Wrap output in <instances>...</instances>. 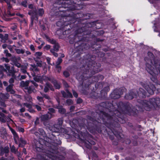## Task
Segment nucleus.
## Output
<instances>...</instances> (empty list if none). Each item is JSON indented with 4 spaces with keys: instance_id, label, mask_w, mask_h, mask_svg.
I'll return each mask as SVG.
<instances>
[{
    "instance_id": "1",
    "label": "nucleus",
    "mask_w": 160,
    "mask_h": 160,
    "mask_svg": "<svg viewBox=\"0 0 160 160\" xmlns=\"http://www.w3.org/2000/svg\"><path fill=\"white\" fill-rule=\"evenodd\" d=\"M146 62V69L150 74V78L151 80L159 88H157V91L160 92V84H158V80L157 76L158 74V71L157 68H159V65H160L159 61H156L154 58V55L151 52H148L147 56L144 58Z\"/></svg>"
},
{
    "instance_id": "2",
    "label": "nucleus",
    "mask_w": 160,
    "mask_h": 160,
    "mask_svg": "<svg viewBox=\"0 0 160 160\" xmlns=\"http://www.w3.org/2000/svg\"><path fill=\"white\" fill-rule=\"evenodd\" d=\"M142 107L147 111H149L151 108H160V99L157 98H152L149 101L143 100L141 102Z\"/></svg>"
},
{
    "instance_id": "3",
    "label": "nucleus",
    "mask_w": 160,
    "mask_h": 160,
    "mask_svg": "<svg viewBox=\"0 0 160 160\" xmlns=\"http://www.w3.org/2000/svg\"><path fill=\"white\" fill-rule=\"evenodd\" d=\"M5 69L3 68V71L6 72L8 73V75H11L12 78L10 79L9 82L10 84H12L14 82V79H16V75L15 73L16 71L14 70L13 67H12L11 68L8 64H5Z\"/></svg>"
},
{
    "instance_id": "4",
    "label": "nucleus",
    "mask_w": 160,
    "mask_h": 160,
    "mask_svg": "<svg viewBox=\"0 0 160 160\" xmlns=\"http://www.w3.org/2000/svg\"><path fill=\"white\" fill-rule=\"evenodd\" d=\"M125 91V88L115 89L111 93V97L114 99H117L119 98L121 95L123 94V92Z\"/></svg>"
},
{
    "instance_id": "5",
    "label": "nucleus",
    "mask_w": 160,
    "mask_h": 160,
    "mask_svg": "<svg viewBox=\"0 0 160 160\" xmlns=\"http://www.w3.org/2000/svg\"><path fill=\"white\" fill-rule=\"evenodd\" d=\"M143 87L146 89L147 92L150 94L152 95L154 94L156 87L153 84L151 85V83L150 85H147L146 84L142 85Z\"/></svg>"
},
{
    "instance_id": "6",
    "label": "nucleus",
    "mask_w": 160,
    "mask_h": 160,
    "mask_svg": "<svg viewBox=\"0 0 160 160\" xmlns=\"http://www.w3.org/2000/svg\"><path fill=\"white\" fill-rule=\"evenodd\" d=\"M28 8L32 10L29 11L28 14L31 16L32 23L35 17L37 16V13L35 10L33 8V5L32 4H30L28 6Z\"/></svg>"
},
{
    "instance_id": "7",
    "label": "nucleus",
    "mask_w": 160,
    "mask_h": 160,
    "mask_svg": "<svg viewBox=\"0 0 160 160\" xmlns=\"http://www.w3.org/2000/svg\"><path fill=\"white\" fill-rule=\"evenodd\" d=\"M34 80L36 82H42L44 81L45 82L48 81H50L51 78L50 77H46L45 75H43L42 77L40 76L34 78Z\"/></svg>"
},
{
    "instance_id": "8",
    "label": "nucleus",
    "mask_w": 160,
    "mask_h": 160,
    "mask_svg": "<svg viewBox=\"0 0 160 160\" xmlns=\"http://www.w3.org/2000/svg\"><path fill=\"white\" fill-rule=\"evenodd\" d=\"M138 97L141 98H144L146 96V92L143 88H140L137 92Z\"/></svg>"
},
{
    "instance_id": "9",
    "label": "nucleus",
    "mask_w": 160,
    "mask_h": 160,
    "mask_svg": "<svg viewBox=\"0 0 160 160\" xmlns=\"http://www.w3.org/2000/svg\"><path fill=\"white\" fill-rule=\"evenodd\" d=\"M133 92L131 91L128 94H127L125 96V98L127 99H132L133 98H136L137 96L136 95H133Z\"/></svg>"
},
{
    "instance_id": "10",
    "label": "nucleus",
    "mask_w": 160,
    "mask_h": 160,
    "mask_svg": "<svg viewBox=\"0 0 160 160\" xmlns=\"http://www.w3.org/2000/svg\"><path fill=\"white\" fill-rule=\"evenodd\" d=\"M0 151H1L0 154L2 155L4 153H8L9 152V148L7 147H5L4 148L0 147Z\"/></svg>"
},
{
    "instance_id": "11",
    "label": "nucleus",
    "mask_w": 160,
    "mask_h": 160,
    "mask_svg": "<svg viewBox=\"0 0 160 160\" xmlns=\"http://www.w3.org/2000/svg\"><path fill=\"white\" fill-rule=\"evenodd\" d=\"M127 107H125V113H127L129 115H132V110L131 107V106L129 104L127 105Z\"/></svg>"
},
{
    "instance_id": "12",
    "label": "nucleus",
    "mask_w": 160,
    "mask_h": 160,
    "mask_svg": "<svg viewBox=\"0 0 160 160\" xmlns=\"http://www.w3.org/2000/svg\"><path fill=\"white\" fill-rule=\"evenodd\" d=\"M48 129L50 131L53 132H57L59 131V127L58 126L57 127H55V126L54 125L53 126L50 127H48Z\"/></svg>"
},
{
    "instance_id": "13",
    "label": "nucleus",
    "mask_w": 160,
    "mask_h": 160,
    "mask_svg": "<svg viewBox=\"0 0 160 160\" xmlns=\"http://www.w3.org/2000/svg\"><path fill=\"white\" fill-rule=\"evenodd\" d=\"M13 84H10L8 87L6 88V90L8 92H10L12 94L14 93V91L12 89Z\"/></svg>"
},
{
    "instance_id": "14",
    "label": "nucleus",
    "mask_w": 160,
    "mask_h": 160,
    "mask_svg": "<svg viewBox=\"0 0 160 160\" xmlns=\"http://www.w3.org/2000/svg\"><path fill=\"white\" fill-rule=\"evenodd\" d=\"M63 97L66 98L68 97L72 98V95L71 93L69 92L67 90V95L66 93L64 91H62L61 92Z\"/></svg>"
},
{
    "instance_id": "15",
    "label": "nucleus",
    "mask_w": 160,
    "mask_h": 160,
    "mask_svg": "<svg viewBox=\"0 0 160 160\" xmlns=\"http://www.w3.org/2000/svg\"><path fill=\"white\" fill-rule=\"evenodd\" d=\"M104 116L103 117V118H102V120L103 121H104L105 120L107 119L108 120H111L113 118V117L110 116L109 115L107 114L106 113H103Z\"/></svg>"
},
{
    "instance_id": "16",
    "label": "nucleus",
    "mask_w": 160,
    "mask_h": 160,
    "mask_svg": "<svg viewBox=\"0 0 160 160\" xmlns=\"http://www.w3.org/2000/svg\"><path fill=\"white\" fill-rule=\"evenodd\" d=\"M49 89H50L52 90H53L54 89L52 87L50 84L48 83H47L46 86L44 88V91L47 92L48 91Z\"/></svg>"
},
{
    "instance_id": "17",
    "label": "nucleus",
    "mask_w": 160,
    "mask_h": 160,
    "mask_svg": "<svg viewBox=\"0 0 160 160\" xmlns=\"http://www.w3.org/2000/svg\"><path fill=\"white\" fill-rule=\"evenodd\" d=\"M52 118L51 116H49L48 114H45L42 115L41 117V119L42 121L48 120Z\"/></svg>"
},
{
    "instance_id": "18",
    "label": "nucleus",
    "mask_w": 160,
    "mask_h": 160,
    "mask_svg": "<svg viewBox=\"0 0 160 160\" xmlns=\"http://www.w3.org/2000/svg\"><path fill=\"white\" fill-rule=\"evenodd\" d=\"M44 13V11L43 9H38L37 12H36L37 15V14L39 16H42ZM34 19H35L36 20H38V18L36 17H35Z\"/></svg>"
},
{
    "instance_id": "19",
    "label": "nucleus",
    "mask_w": 160,
    "mask_h": 160,
    "mask_svg": "<svg viewBox=\"0 0 160 160\" xmlns=\"http://www.w3.org/2000/svg\"><path fill=\"white\" fill-rule=\"evenodd\" d=\"M90 155L92 157V160H100L98 158L97 155L93 152H92Z\"/></svg>"
},
{
    "instance_id": "20",
    "label": "nucleus",
    "mask_w": 160,
    "mask_h": 160,
    "mask_svg": "<svg viewBox=\"0 0 160 160\" xmlns=\"http://www.w3.org/2000/svg\"><path fill=\"white\" fill-rule=\"evenodd\" d=\"M29 82V81H27L25 82L22 81L20 83V85L21 86L25 87V88H27V86H28Z\"/></svg>"
},
{
    "instance_id": "21",
    "label": "nucleus",
    "mask_w": 160,
    "mask_h": 160,
    "mask_svg": "<svg viewBox=\"0 0 160 160\" xmlns=\"http://www.w3.org/2000/svg\"><path fill=\"white\" fill-rule=\"evenodd\" d=\"M25 90H26L25 91V92H27L28 93H30L34 91V88L33 86H31L28 88L27 87V88H25Z\"/></svg>"
},
{
    "instance_id": "22",
    "label": "nucleus",
    "mask_w": 160,
    "mask_h": 160,
    "mask_svg": "<svg viewBox=\"0 0 160 160\" xmlns=\"http://www.w3.org/2000/svg\"><path fill=\"white\" fill-rule=\"evenodd\" d=\"M88 143L86 142H84V145L87 148H90L91 147V144L94 145L95 144V142H90L88 141Z\"/></svg>"
},
{
    "instance_id": "23",
    "label": "nucleus",
    "mask_w": 160,
    "mask_h": 160,
    "mask_svg": "<svg viewBox=\"0 0 160 160\" xmlns=\"http://www.w3.org/2000/svg\"><path fill=\"white\" fill-rule=\"evenodd\" d=\"M15 51L18 54H23L25 52V50L23 49H15Z\"/></svg>"
},
{
    "instance_id": "24",
    "label": "nucleus",
    "mask_w": 160,
    "mask_h": 160,
    "mask_svg": "<svg viewBox=\"0 0 160 160\" xmlns=\"http://www.w3.org/2000/svg\"><path fill=\"white\" fill-rule=\"evenodd\" d=\"M0 38L2 39L1 40V42H4L8 39V35H7V36H5V37H4L2 34H0Z\"/></svg>"
},
{
    "instance_id": "25",
    "label": "nucleus",
    "mask_w": 160,
    "mask_h": 160,
    "mask_svg": "<svg viewBox=\"0 0 160 160\" xmlns=\"http://www.w3.org/2000/svg\"><path fill=\"white\" fill-rule=\"evenodd\" d=\"M57 108L58 109V111L61 113H64L65 112V110L60 106H58Z\"/></svg>"
},
{
    "instance_id": "26",
    "label": "nucleus",
    "mask_w": 160,
    "mask_h": 160,
    "mask_svg": "<svg viewBox=\"0 0 160 160\" xmlns=\"http://www.w3.org/2000/svg\"><path fill=\"white\" fill-rule=\"evenodd\" d=\"M62 62V59L60 58H59L56 62V68H58V67L59 66V65Z\"/></svg>"
},
{
    "instance_id": "27",
    "label": "nucleus",
    "mask_w": 160,
    "mask_h": 160,
    "mask_svg": "<svg viewBox=\"0 0 160 160\" xmlns=\"http://www.w3.org/2000/svg\"><path fill=\"white\" fill-rule=\"evenodd\" d=\"M48 113L50 114V116L52 117V114L55 113V111L54 109L53 108H50L49 109Z\"/></svg>"
},
{
    "instance_id": "28",
    "label": "nucleus",
    "mask_w": 160,
    "mask_h": 160,
    "mask_svg": "<svg viewBox=\"0 0 160 160\" xmlns=\"http://www.w3.org/2000/svg\"><path fill=\"white\" fill-rule=\"evenodd\" d=\"M26 143V142L22 138H20V144H19V147H22L23 146L22 144L25 145Z\"/></svg>"
},
{
    "instance_id": "29",
    "label": "nucleus",
    "mask_w": 160,
    "mask_h": 160,
    "mask_svg": "<svg viewBox=\"0 0 160 160\" xmlns=\"http://www.w3.org/2000/svg\"><path fill=\"white\" fill-rule=\"evenodd\" d=\"M13 63L14 65L18 68H20L21 67V64L18 62V61H17V60L14 61Z\"/></svg>"
},
{
    "instance_id": "30",
    "label": "nucleus",
    "mask_w": 160,
    "mask_h": 160,
    "mask_svg": "<svg viewBox=\"0 0 160 160\" xmlns=\"http://www.w3.org/2000/svg\"><path fill=\"white\" fill-rule=\"evenodd\" d=\"M43 98L42 97H40L38 96L37 97V99L39 101L41 102V103L40 104V105H43Z\"/></svg>"
},
{
    "instance_id": "31",
    "label": "nucleus",
    "mask_w": 160,
    "mask_h": 160,
    "mask_svg": "<svg viewBox=\"0 0 160 160\" xmlns=\"http://www.w3.org/2000/svg\"><path fill=\"white\" fill-rule=\"evenodd\" d=\"M47 38L48 39V41L49 42H50L52 44H54V45L55 44H56V41L54 40V39L51 40L49 38H48V37H47Z\"/></svg>"
},
{
    "instance_id": "32",
    "label": "nucleus",
    "mask_w": 160,
    "mask_h": 160,
    "mask_svg": "<svg viewBox=\"0 0 160 160\" xmlns=\"http://www.w3.org/2000/svg\"><path fill=\"white\" fill-rule=\"evenodd\" d=\"M59 47L58 44L56 43L53 46V49L56 52H58V50Z\"/></svg>"
},
{
    "instance_id": "33",
    "label": "nucleus",
    "mask_w": 160,
    "mask_h": 160,
    "mask_svg": "<svg viewBox=\"0 0 160 160\" xmlns=\"http://www.w3.org/2000/svg\"><path fill=\"white\" fill-rule=\"evenodd\" d=\"M63 123V120L62 118H59L58 120V127L59 128L60 126Z\"/></svg>"
},
{
    "instance_id": "34",
    "label": "nucleus",
    "mask_w": 160,
    "mask_h": 160,
    "mask_svg": "<svg viewBox=\"0 0 160 160\" xmlns=\"http://www.w3.org/2000/svg\"><path fill=\"white\" fill-rule=\"evenodd\" d=\"M15 48L16 46L13 45L12 46H9L8 47V48L9 49L11 52H14V50H15V49H16Z\"/></svg>"
},
{
    "instance_id": "35",
    "label": "nucleus",
    "mask_w": 160,
    "mask_h": 160,
    "mask_svg": "<svg viewBox=\"0 0 160 160\" xmlns=\"http://www.w3.org/2000/svg\"><path fill=\"white\" fill-rule=\"evenodd\" d=\"M26 67L25 66H21V71L23 73H26L27 72L26 70Z\"/></svg>"
},
{
    "instance_id": "36",
    "label": "nucleus",
    "mask_w": 160,
    "mask_h": 160,
    "mask_svg": "<svg viewBox=\"0 0 160 160\" xmlns=\"http://www.w3.org/2000/svg\"><path fill=\"white\" fill-rule=\"evenodd\" d=\"M31 66L32 67V69L33 71L36 72L38 70V68L35 65H32Z\"/></svg>"
},
{
    "instance_id": "37",
    "label": "nucleus",
    "mask_w": 160,
    "mask_h": 160,
    "mask_svg": "<svg viewBox=\"0 0 160 160\" xmlns=\"http://www.w3.org/2000/svg\"><path fill=\"white\" fill-rule=\"evenodd\" d=\"M99 67H100V65H99L98 66V68H95V66H94V65H92V66L91 68H92V67H93V70L94 71V72H98V70H96V69H98Z\"/></svg>"
},
{
    "instance_id": "38",
    "label": "nucleus",
    "mask_w": 160,
    "mask_h": 160,
    "mask_svg": "<svg viewBox=\"0 0 160 160\" xmlns=\"http://www.w3.org/2000/svg\"><path fill=\"white\" fill-rule=\"evenodd\" d=\"M11 151L12 152L14 153H16L17 152V150L16 149L14 146H12L11 147Z\"/></svg>"
},
{
    "instance_id": "39",
    "label": "nucleus",
    "mask_w": 160,
    "mask_h": 160,
    "mask_svg": "<svg viewBox=\"0 0 160 160\" xmlns=\"http://www.w3.org/2000/svg\"><path fill=\"white\" fill-rule=\"evenodd\" d=\"M24 105L29 109H30L31 107V102H30L29 103H24Z\"/></svg>"
},
{
    "instance_id": "40",
    "label": "nucleus",
    "mask_w": 160,
    "mask_h": 160,
    "mask_svg": "<svg viewBox=\"0 0 160 160\" xmlns=\"http://www.w3.org/2000/svg\"><path fill=\"white\" fill-rule=\"evenodd\" d=\"M3 0L5 1V2L7 3L8 8L9 9H10L12 7V6L10 4V2L8 0Z\"/></svg>"
},
{
    "instance_id": "41",
    "label": "nucleus",
    "mask_w": 160,
    "mask_h": 160,
    "mask_svg": "<svg viewBox=\"0 0 160 160\" xmlns=\"http://www.w3.org/2000/svg\"><path fill=\"white\" fill-rule=\"evenodd\" d=\"M54 86L57 89H59L60 88V85L57 82H55L54 84Z\"/></svg>"
},
{
    "instance_id": "42",
    "label": "nucleus",
    "mask_w": 160,
    "mask_h": 160,
    "mask_svg": "<svg viewBox=\"0 0 160 160\" xmlns=\"http://www.w3.org/2000/svg\"><path fill=\"white\" fill-rule=\"evenodd\" d=\"M42 54V53L41 52H37L35 53V55L38 58H39V57L41 56Z\"/></svg>"
},
{
    "instance_id": "43",
    "label": "nucleus",
    "mask_w": 160,
    "mask_h": 160,
    "mask_svg": "<svg viewBox=\"0 0 160 160\" xmlns=\"http://www.w3.org/2000/svg\"><path fill=\"white\" fill-rule=\"evenodd\" d=\"M63 75L66 77H68L69 76V73L67 71H64L63 72Z\"/></svg>"
},
{
    "instance_id": "44",
    "label": "nucleus",
    "mask_w": 160,
    "mask_h": 160,
    "mask_svg": "<svg viewBox=\"0 0 160 160\" xmlns=\"http://www.w3.org/2000/svg\"><path fill=\"white\" fill-rule=\"evenodd\" d=\"M67 103L69 105L72 103V101L70 99H68L66 101Z\"/></svg>"
},
{
    "instance_id": "45",
    "label": "nucleus",
    "mask_w": 160,
    "mask_h": 160,
    "mask_svg": "<svg viewBox=\"0 0 160 160\" xmlns=\"http://www.w3.org/2000/svg\"><path fill=\"white\" fill-rule=\"evenodd\" d=\"M4 53L6 54V55L7 57L11 56V54L8 53V51L7 50H5L4 51Z\"/></svg>"
},
{
    "instance_id": "46",
    "label": "nucleus",
    "mask_w": 160,
    "mask_h": 160,
    "mask_svg": "<svg viewBox=\"0 0 160 160\" xmlns=\"http://www.w3.org/2000/svg\"><path fill=\"white\" fill-rule=\"evenodd\" d=\"M51 46L49 45H46L44 47V49L45 50H48L50 48Z\"/></svg>"
},
{
    "instance_id": "47",
    "label": "nucleus",
    "mask_w": 160,
    "mask_h": 160,
    "mask_svg": "<svg viewBox=\"0 0 160 160\" xmlns=\"http://www.w3.org/2000/svg\"><path fill=\"white\" fill-rule=\"evenodd\" d=\"M27 1H25H25H23L21 3V4L22 6H24V7H26L27 6Z\"/></svg>"
},
{
    "instance_id": "48",
    "label": "nucleus",
    "mask_w": 160,
    "mask_h": 160,
    "mask_svg": "<svg viewBox=\"0 0 160 160\" xmlns=\"http://www.w3.org/2000/svg\"><path fill=\"white\" fill-rule=\"evenodd\" d=\"M35 107L38 111H39L41 110V108L40 106L38 105H36Z\"/></svg>"
},
{
    "instance_id": "49",
    "label": "nucleus",
    "mask_w": 160,
    "mask_h": 160,
    "mask_svg": "<svg viewBox=\"0 0 160 160\" xmlns=\"http://www.w3.org/2000/svg\"><path fill=\"white\" fill-rule=\"evenodd\" d=\"M46 59L48 63L49 64H51V63H50L51 58L49 57H47L46 58Z\"/></svg>"
},
{
    "instance_id": "50",
    "label": "nucleus",
    "mask_w": 160,
    "mask_h": 160,
    "mask_svg": "<svg viewBox=\"0 0 160 160\" xmlns=\"http://www.w3.org/2000/svg\"><path fill=\"white\" fill-rule=\"evenodd\" d=\"M73 95H74V96L77 98L78 97V94L77 93L75 92V91H73Z\"/></svg>"
},
{
    "instance_id": "51",
    "label": "nucleus",
    "mask_w": 160,
    "mask_h": 160,
    "mask_svg": "<svg viewBox=\"0 0 160 160\" xmlns=\"http://www.w3.org/2000/svg\"><path fill=\"white\" fill-rule=\"evenodd\" d=\"M30 48L31 50L34 51L35 50V48L34 46L32 45H31L30 46Z\"/></svg>"
},
{
    "instance_id": "52",
    "label": "nucleus",
    "mask_w": 160,
    "mask_h": 160,
    "mask_svg": "<svg viewBox=\"0 0 160 160\" xmlns=\"http://www.w3.org/2000/svg\"><path fill=\"white\" fill-rule=\"evenodd\" d=\"M30 82L35 87L38 86V84L34 81H31Z\"/></svg>"
},
{
    "instance_id": "53",
    "label": "nucleus",
    "mask_w": 160,
    "mask_h": 160,
    "mask_svg": "<svg viewBox=\"0 0 160 160\" xmlns=\"http://www.w3.org/2000/svg\"><path fill=\"white\" fill-rule=\"evenodd\" d=\"M25 116L27 117L28 119H30L31 118V117L28 113H25Z\"/></svg>"
},
{
    "instance_id": "54",
    "label": "nucleus",
    "mask_w": 160,
    "mask_h": 160,
    "mask_svg": "<svg viewBox=\"0 0 160 160\" xmlns=\"http://www.w3.org/2000/svg\"><path fill=\"white\" fill-rule=\"evenodd\" d=\"M39 130L41 134H43L44 132V130L42 129H39Z\"/></svg>"
},
{
    "instance_id": "55",
    "label": "nucleus",
    "mask_w": 160,
    "mask_h": 160,
    "mask_svg": "<svg viewBox=\"0 0 160 160\" xmlns=\"http://www.w3.org/2000/svg\"><path fill=\"white\" fill-rule=\"evenodd\" d=\"M82 100L80 98H78L77 100V103H81L82 102Z\"/></svg>"
},
{
    "instance_id": "56",
    "label": "nucleus",
    "mask_w": 160,
    "mask_h": 160,
    "mask_svg": "<svg viewBox=\"0 0 160 160\" xmlns=\"http://www.w3.org/2000/svg\"><path fill=\"white\" fill-rule=\"evenodd\" d=\"M43 97L46 98V99H48V100H49L50 99V97L47 95H43Z\"/></svg>"
},
{
    "instance_id": "57",
    "label": "nucleus",
    "mask_w": 160,
    "mask_h": 160,
    "mask_svg": "<svg viewBox=\"0 0 160 160\" xmlns=\"http://www.w3.org/2000/svg\"><path fill=\"white\" fill-rule=\"evenodd\" d=\"M3 60L7 62H9V60L7 58H3Z\"/></svg>"
},
{
    "instance_id": "58",
    "label": "nucleus",
    "mask_w": 160,
    "mask_h": 160,
    "mask_svg": "<svg viewBox=\"0 0 160 160\" xmlns=\"http://www.w3.org/2000/svg\"><path fill=\"white\" fill-rule=\"evenodd\" d=\"M56 68L58 72H59L61 70V67L60 66H59V67H58V68Z\"/></svg>"
},
{
    "instance_id": "59",
    "label": "nucleus",
    "mask_w": 160,
    "mask_h": 160,
    "mask_svg": "<svg viewBox=\"0 0 160 160\" xmlns=\"http://www.w3.org/2000/svg\"><path fill=\"white\" fill-rule=\"evenodd\" d=\"M61 22L60 21H58L57 23V26H59V27L61 26H62V24H61Z\"/></svg>"
},
{
    "instance_id": "60",
    "label": "nucleus",
    "mask_w": 160,
    "mask_h": 160,
    "mask_svg": "<svg viewBox=\"0 0 160 160\" xmlns=\"http://www.w3.org/2000/svg\"><path fill=\"white\" fill-rule=\"evenodd\" d=\"M16 15L17 16H20L21 18H22L23 16V14H21L20 13H17Z\"/></svg>"
},
{
    "instance_id": "61",
    "label": "nucleus",
    "mask_w": 160,
    "mask_h": 160,
    "mask_svg": "<svg viewBox=\"0 0 160 160\" xmlns=\"http://www.w3.org/2000/svg\"><path fill=\"white\" fill-rule=\"evenodd\" d=\"M26 77V75H22L21 76L20 80L24 79Z\"/></svg>"
},
{
    "instance_id": "62",
    "label": "nucleus",
    "mask_w": 160,
    "mask_h": 160,
    "mask_svg": "<svg viewBox=\"0 0 160 160\" xmlns=\"http://www.w3.org/2000/svg\"><path fill=\"white\" fill-rule=\"evenodd\" d=\"M25 111V109L24 108H22L20 109V111L21 112H23Z\"/></svg>"
},
{
    "instance_id": "63",
    "label": "nucleus",
    "mask_w": 160,
    "mask_h": 160,
    "mask_svg": "<svg viewBox=\"0 0 160 160\" xmlns=\"http://www.w3.org/2000/svg\"><path fill=\"white\" fill-rule=\"evenodd\" d=\"M19 130L20 132H23L24 131V129L23 128H19Z\"/></svg>"
},
{
    "instance_id": "64",
    "label": "nucleus",
    "mask_w": 160,
    "mask_h": 160,
    "mask_svg": "<svg viewBox=\"0 0 160 160\" xmlns=\"http://www.w3.org/2000/svg\"><path fill=\"white\" fill-rule=\"evenodd\" d=\"M11 131L13 133V134L14 135H16V133L15 131L14 130H13L12 129H11Z\"/></svg>"
}]
</instances>
